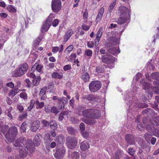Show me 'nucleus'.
I'll return each instance as SVG.
<instances>
[{
  "mask_svg": "<svg viewBox=\"0 0 159 159\" xmlns=\"http://www.w3.org/2000/svg\"><path fill=\"white\" fill-rule=\"evenodd\" d=\"M84 107L82 106H79L77 108L76 113L79 116L81 115V113L79 111L83 109ZM82 115L84 117L89 118H91L92 119H82V120L85 123L90 125H94L96 122L94 119H97L99 118L101 116L100 111L98 110L88 109H85L82 112Z\"/></svg>",
  "mask_w": 159,
  "mask_h": 159,
  "instance_id": "f257e3e1",
  "label": "nucleus"
},
{
  "mask_svg": "<svg viewBox=\"0 0 159 159\" xmlns=\"http://www.w3.org/2000/svg\"><path fill=\"white\" fill-rule=\"evenodd\" d=\"M12 143L14 147L18 148L19 149L26 146V149L30 153L34 151L32 141L30 139L26 141L25 138L23 137H20L17 139H14Z\"/></svg>",
  "mask_w": 159,
  "mask_h": 159,
  "instance_id": "f03ea898",
  "label": "nucleus"
},
{
  "mask_svg": "<svg viewBox=\"0 0 159 159\" xmlns=\"http://www.w3.org/2000/svg\"><path fill=\"white\" fill-rule=\"evenodd\" d=\"M130 10L126 7L120 6L118 9V14L120 15V18L117 20V23L122 24L125 23L130 18Z\"/></svg>",
  "mask_w": 159,
  "mask_h": 159,
  "instance_id": "7ed1b4c3",
  "label": "nucleus"
},
{
  "mask_svg": "<svg viewBox=\"0 0 159 159\" xmlns=\"http://www.w3.org/2000/svg\"><path fill=\"white\" fill-rule=\"evenodd\" d=\"M28 68V66L27 63L21 64L18 68L12 72V75L13 76L15 77L21 76L27 71Z\"/></svg>",
  "mask_w": 159,
  "mask_h": 159,
  "instance_id": "20e7f679",
  "label": "nucleus"
},
{
  "mask_svg": "<svg viewBox=\"0 0 159 159\" xmlns=\"http://www.w3.org/2000/svg\"><path fill=\"white\" fill-rule=\"evenodd\" d=\"M17 133V129L16 127L12 126L10 128L5 135V138L7 141L10 143L12 142L16 136Z\"/></svg>",
  "mask_w": 159,
  "mask_h": 159,
  "instance_id": "39448f33",
  "label": "nucleus"
},
{
  "mask_svg": "<svg viewBox=\"0 0 159 159\" xmlns=\"http://www.w3.org/2000/svg\"><path fill=\"white\" fill-rule=\"evenodd\" d=\"M102 83L99 81H93L91 82L89 84V90L91 92L98 91L102 86Z\"/></svg>",
  "mask_w": 159,
  "mask_h": 159,
  "instance_id": "423d86ee",
  "label": "nucleus"
},
{
  "mask_svg": "<svg viewBox=\"0 0 159 159\" xmlns=\"http://www.w3.org/2000/svg\"><path fill=\"white\" fill-rule=\"evenodd\" d=\"M51 7L53 11L55 12L59 11L62 7L61 2L60 0H52Z\"/></svg>",
  "mask_w": 159,
  "mask_h": 159,
  "instance_id": "0eeeda50",
  "label": "nucleus"
},
{
  "mask_svg": "<svg viewBox=\"0 0 159 159\" xmlns=\"http://www.w3.org/2000/svg\"><path fill=\"white\" fill-rule=\"evenodd\" d=\"M66 144L68 148L74 149L76 147L77 142L75 137H69L67 140Z\"/></svg>",
  "mask_w": 159,
  "mask_h": 159,
  "instance_id": "6e6552de",
  "label": "nucleus"
},
{
  "mask_svg": "<svg viewBox=\"0 0 159 159\" xmlns=\"http://www.w3.org/2000/svg\"><path fill=\"white\" fill-rule=\"evenodd\" d=\"M102 61L106 64H112L115 61V58L111 56H102Z\"/></svg>",
  "mask_w": 159,
  "mask_h": 159,
  "instance_id": "1a4fd4ad",
  "label": "nucleus"
},
{
  "mask_svg": "<svg viewBox=\"0 0 159 159\" xmlns=\"http://www.w3.org/2000/svg\"><path fill=\"white\" fill-rule=\"evenodd\" d=\"M65 152L66 150L64 149H58L54 154V157L57 159H61L64 156Z\"/></svg>",
  "mask_w": 159,
  "mask_h": 159,
  "instance_id": "9d476101",
  "label": "nucleus"
},
{
  "mask_svg": "<svg viewBox=\"0 0 159 159\" xmlns=\"http://www.w3.org/2000/svg\"><path fill=\"white\" fill-rule=\"evenodd\" d=\"M60 99L59 102H58V104L59 105V109H62L64 108L65 106L68 103V101L67 98L64 97H61Z\"/></svg>",
  "mask_w": 159,
  "mask_h": 159,
  "instance_id": "9b49d317",
  "label": "nucleus"
},
{
  "mask_svg": "<svg viewBox=\"0 0 159 159\" xmlns=\"http://www.w3.org/2000/svg\"><path fill=\"white\" fill-rule=\"evenodd\" d=\"M41 138L40 135L39 134H36L34 136L33 139V143L34 145H33L34 148V146L38 147L40 145L41 142ZM34 149H35V148H34Z\"/></svg>",
  "mask_w": 159,
  "mask_h": 159,
  "instance_id": "f8f14e48",
  "label": "nucleus"
},
{
  "mask_svg": "<svg viewBox=\"0 0 159 159\" xmlns=\"http://www.w3.org/2000/svg\"><path fill=\"white\" fill-rule=\"evenodd\" d=\"M125 139L128 143L130 145L134 144V138L132 135L128 134L125 137Z\"/></svg>",
  "mask_w": 159,
  "mask_h": 159,
  "instance_id": "ddd939ff",
  "label": "nucleus"
},
{
  "mask_svg": "<svg viewBox=\"0 0 159 159\" xmlns=\"http://www.w3.org/2000/svg\"><path fill=\"white\" fill-rule=\"evenodd\" d=\"M43 67V66L42 65L35 63L32 67L31 70L34 71L35 69H36L38 72H42Z\"/></svg>",
  "mask_w": 159,
  "mask_h": 159,
  "instance_id": "4468645a",
  "label": "nucleus"
},
{
  "mask_svg": "<svg viewBox=\"0 0 159 159\" xmlns=\"http://www.w3.org/2000/svg\"><path fill=\"white\" fill-rule=\"evenodd\" d=\"M40 123L37 120L34 121L32 124L31 130V131L34 132L36 131L39 128L40 125Z\"/></svg>",
  "mask_w": 159,
  "mask_h": 159,
  "instance_id": "2eb2a0df",
  "label": "nucleus"
},
{
  "mask_svg": "<svg viewBox=\"0 0 159 159\" xmlns=\"http://www.w3.org/2000/svg\"><path fill=\"white\" fill-rule=\"evenodd\" d=\"M24 147V148L23 147L22 148H21L19 151V156L21 158L25 157L28 153L27 150H28L26 149V146Z\"/></svg>",
  "mask_w": 159,
  "mask_h": 159,
  "instance_id": "dca6fc26",
  "label": "nucleus"
},
{
  "mask_svg": "<svg viewBox=\"0 0 159 159\" xmlns=\"http://www.w3.org/2000/svg\"><path fill=\"white\" fill-rule=\"evenodd\" d=\"M81 149L83 151H86L89 148V144L87 141H84L80 144Z\"/></svg>",
  "mask_w": 159,
  "mask_h": 159,
  "instance_id": "f3484780",
  "label": "nucleus"
},
{
  "mask_svg": "<svg viewBox=\"0 0 159 159\" xmlns=\"http://www.w3.org/2000/svg\"><path fill=\"white\" fill-rule=\"evenodd\" d=\"M47 87H43L41 89L39 95L41 97V100H44L46 99L47 98L46 95V91L47 90Z\"/></svg>",
  "mask_w": 159,
  "mask_h": 159,
  "instance_id": "a211bd4d",
  "label": "nucleus"
},
{
  "mask_svg": "<svg viewBox=\"0 0 159 159\" xmlns=\"http://www.w3.org/2000/svg\"><path fill=\"white\" fill-rule=\"evenodd\" d=\"M119 40H107L105 43V44L107 47H110L111 46H115L119 43Z\"/></svg>",
  "mask_w": 159,
  "mask_h": 159,
  "instance_id": "6ab92c4d",
  "label": "nucleus"
},
{
  "mask_svg": "<svg viewBox=\"0 0 159 159\" xmlns=\"http://www.w3.org/2000/svg\"><path fill=\"white\" fill-rule=\"evenodd\" d=\"M81 78L84 82H87L89 81L90 76L88 73L84 71L82 73Z\"/></svg>",
  "mask_w": 159,
  "mask_h": 159,
  "instance_id": "aec40b11",
  "label": "nucleus"
},
{
  "mask_svg": "<svg viewBox=\"0 0 159 159\" xmlns=\"http://www.w3.org/2000/svg\"><path fill=\"white\" fill-rule=\"evenodd\" d=\"M99 41V40L89 41L87 43L88 47L90 48H93L94 46H96L98 44Z\"/></svg>",
  "mask_w": 159,
  "mask_h": 159,
  "instance_id": "412c9836",
  "label": "nucleus"
},
{
  "mask_svg": "<svg viewBox=\"0 0 159 159\" xmlns=\"http://www.w3.org/2000/svg\"><path fill=\"white\" fill-rule=\"evenodd\" d=\"M51 25H49V24L47 23V22H45L42 26L41 29V32L44 33L47 32L48 30Z\"/></svg>",
  "mask_w": 159,
  "mask_h": 159,
  "instance_id": "4be33fe9",
  "label": "nucleus"
},
{
  "mask_svg": "<svg viewBox=\"0 0 159 159\" xmlns=\"http://www.w3.org/2000/svg\"><path fill=\"white\" fill-rule=\"evenodd\" d=\"M116 1L117 0H113L112 1L108 8V11L109 12H111L114 9L116 4Z\"/></svg>",
  "mask_w": 159,
  "mask_h": 159,
  "instance_id": "5701e85b",
  "label": "nucleus"
},
{
  "mask_svg": "<svg viewBox=\"0 0 159 159\" xmlns=\"http://www.w3.org/2000/svg\"><path fill=\"white\" fill-rule=\"evenodd\" d=\"M122 152L120 150H117L115 155L111 157V159H120V157L122 155Z\"/></svg>",
  "mask_w": 159,
  "mask_h": 159,
  "instance_id": "b1692460",
  "label": "nucleus"
},
{
  "mask_svg": "<svg viewBox=\"0 0 159 159\" xmlns=\"http://www.w3.org/2000/svg\"><path fill=\"white\" fill-rule=\"evenodd\" d=\"M143 114H146L148 115H154L155 113L154 111L152 109L147 108L143 111Z\"/></svg>",
  "mask_w": 159,
  "mask_h": 159,
  "instance_id": "393cba45",
  "label": "nucleus"
},
{
  "mask_svg": "<svg viewBox=\"0 0 159 159\" xmlns=\"http://www.w3.org/2000/svg\"><path fill=\"white\" fill-rule=\"evenodd\" d=\"M118 48H111L108 49V51L113 55H115L120 53V51H118Z\"/></svg>",
  "mask_w": 159,
  "mask_h": 159,
  "instance_id": "a878e982",
  "label": "nucleus"
},
{
  "mask_svg": "<svg viewBox=\"0 0 159 159\" xmlns=\"http://www.w3.org/2000/svg\"><path fill=\"white\" fill-rule=\"evenodd\" d=\"M8 128L9 127L7 125H3V126L0 127V132L5 135Z\"/></svg>",
  "mask_w": 159,
  "mask_h": 159,
  "instance_id": "bb28decb",
  "label": "nucleus"
},
{
  "mask_svg": "<svg viewBox=\"0 0 159 159\" xmlns=\"http://www.w3.org/2000/svg\"><path fill=\"white\" fill-rule=\"evenodd\" d=\"M19 91V90L18 88H15L11 89L9 93V95L10 96L14 97L16 95Z\"/></svg>",
  "mask_w": 159,
  "mask_h": 159,
  "instance_id": "cd10ccee",
  "label": "nucleus"
},
{
  "mask_svg": "<svg viewBox=\"0 0 159 159\" xmlns=\"http://www.w3.org/2000/svg\"><path fill=\"white\" fill-rule=\"evenodd\" d=\"M52 76L53 78L60 79L62 77L63 75L61 73L60 74L57 72H54L52 73Z\"/></svg>",
  "mask_w": 159,
  "mask_h": 159,
  "instance_id": "c85d7f7f",
  "label": "nucleus"
},
{
  "mask_svg": "<svg viewBox=\"0 0 159 159\" xmlns=\"http://www.w3.org/2000/svg\"><path fill=\"white\" fill-rule=\"evenodd\" d=\"M49 125L51 129H56L57 127V125L55 121L52 120L49 122Z\"/></svg>",
  "mask_w": 159,
  "mask_h": 159,
  "instance_id": "c756f323",
  "label": "nucleus"
},
{
  "mask_svg": "<svg viewBox=\"0 0 159 159\" xmlns=\"http://www.w3.org/2000/svg\"><path fill=\"white\" fill-rule=\"evenodd\" d=\"M73 33L72 30H69L67 31L64 36V39L68 40L70 37Z\"/></svg>",
  "mask_w": 159,
  "mask_h": 159,
  "instance_id": "7c9ffc66",
  "label": "nucleus"
},
{
  "mask_svg": "<svg viewBox=\"0 0 159 159\" xmlns=\"http://www.w3.org/2000/svg\"><path fill=\"white\" fill-rule=\"evenodd\" d=\"M41 80V78L39 76L35 78L33 80L32 85L33 86L37 85L39 83Z\"/></svg>",
  "mask_w": 159,
  "mask_h": 159,
  "instance_id": "2f4dec72",
  "label": "nucleus"
},
{
  "mask_svg": "<svg viewBox=\"0 0 159 159\" xmlns=\"http://www.w3.org/2000/svg\"><path fill=\"white\" fill-rule=\"evenodd\" d=\"M79 153L78 152H74L70 157V159H79Z\"/></svg>",
  "mask_w": 159,
  "mask_h": 159,
  "instance_id": "473e14b6",
  "label": "nucleus"
},
{
  "mask_svg": "<svg viewBox=\"0 0 159 159\" xmlns=\"http://www.w3.org/2000/svg\"><path fill=\"white\" fill-rule=\"evenodd\" d=\"M103 32V29L102 27H101L98 30L97 33L96 39L98 40H99L100 38L102 36V35Z\"/></svg>",
  "mask_w": 159,
  "mask_h": 159,
  "instance_id": "72a5a7b5",
  "label": "nucleus"
},
{
  "mask_svg": "<svg viewBox=\"0 0 159 159\" xmlns=\"http://www.w3.org/2000/svg\"><path fill=\"white\" fill-rule=\"evenodd\" d=\"M88 10L86 9L83 14V21L84 22H87L88 19Z\"/></svg>",
  "mask_w": 159,
  "mask_h": 159,
  "instance_id": "f704fd0d",
  "label": "nucleus"
},
{
  "mask_svg": "<svg viewBox=\"0 0 159 159\" xmlns=\"http://www.w3.org/2000/svg\"><path fill=\"white\" fill-rule=\"evenodd\" d=\"M152 135L151 133H147L144 135V139L147 142L149 143Z\"/></svg>",
  "mask_w": 159,
  "mask_h": 159,
  "instance_id": "c9c22d12",
  "label": "nucleus"
},
{
  "mask_svg": "<svg viewBox=\"0 0 159 159\" xmlns=\"http://www.w3.org/2000/svg\"><path fill=\"white\" fill-rule=\"evenodd\" d=\"M87 98L89 99V102L96 101H97L96 97L92 94L87 95Z\"/></svg>",
  "mask_w": 159,
  "mask_h": 159,
  "instance_id": "e433bc0d",
  "label": "nucleus"
},
{
  "mask_svg": "<svg viewBox=\"0 0 159 159\" xmlns=\"http://www.w3.org/2000/svg\"><path fill=\"white\" fill-rule=\"evenodd\" d=\"M54 15L53 14H51L49 15L48 19L45 22H47V23L49 24V25H51L53 19L54 18Z\"/></svg>",
  "mask_w": 159,
  "mask_h": 159,
  "instance_id": "4c0bfd02",
  "label": "nucleus"
},
{
  "mask_svg": "<svg viewBox=\"0 0 159 159\" xmlns=\"http://www.w3.org/2000/svg\"><path fill=\"white\" fill-rule=\"evenodd\" d=\"M151 77L154 79L159 80V72H154L152 73L151 75Z\"/></svg>",
  "mask_w": 159,
  "mask_h": 159,
  "instance_id": "58836bf2",
  "label": "nucleus"
},
{
  "mask_svg": "<svg viewBox=\"0 0 159 159\" xmlns=\"http://www.w3.org/2000/svg\"><path fill=\"white\" fill-rule=\"evenodd\" d=\"M12 110L13 108L12 107H9L6 111L7 116L10 119H12L13 118L12 116L11 113Z\"/></svg>",
  "mask_w": 159,
  "mask_h": 159,
  "instance_id": "ea45409f",
  "label": "nucleus"
},
{
  "mask_svg": "<svg viewBox=\"0 0 159 159\" xmlns=\"http://www.w3.org/2000/svg\"><path fill=\"white\" fill-rule=\"evenodd\" d=\"M27 126V125L26 122H24L22 123L20 128V131L21 132L24 133L25 132Z\"/></svg>",
  "mask_w": 159,
  "mask_h": 159,
  "instance_id": "a19ab883",
  "label": "nucleus"
},
{
  "mask_svg": "<svg viewBox=\"0 0 159 159\" xmlns=\"http://www.w3.org/2000/svg\"><path fill=\"white\" fill-rule=\"evenodd\" d=\"M7 9L8 11L11 12L15 13L16 11L15 7L12 5H8L7 7Z\"/></svg>",
  "mask_w": 159,
  "mask_h": 159,
  "instance_id": "79ce46f5",
  "label": "nucleus"
},
{
  "mask_svg": "<svg viewBox=\"0 0 159 159\" xmlns=\"http://www.w3.org/2000/svg\"><path fill=\"white\" fill-rule=\"evenodd\" d=\"M36 106V108L39 109L43 107L44 105V102H40L38 101H37L35 102Z\"/></svg>",
  "mask_w": 159,
  "mask_h": 159,
  "instance_id": "37998d69",
  "label": "nucleus"
},
{
  "mask_svg": "<svg viewBox=\"0 0 159 159\" xmlns=\"http://www.w3.org/2000/svg\"><path fill=\"white\" fill-rule=\"evenodd\" d=\"M140 83L142 84L143 86H144V89H147L149 88V84L148 83L145 82L144 79H142V80L140 81Z\"/></svg>",
  "mask_w": 159,
  "mask_h": 159,
  "instance_id": "c03bdc74",
  "label": "nucleus"
},
{
  "mask_svg": "<svg viewBox=\"0 0 159 159\" xmlns=\"http://www.w3.org/2000/svg\"><path fill=\"white\" fill-rule=\"evenodd\" d=\"M84 54L86 56L91 57L92 55L93 52L90 49H87L84 51Z\"/></svg>",
  "mask_w": 159,
  "mask_h": 159,
  "instance_id": "a18cd8bd",
  "label": "nucleus"
},
{
  "mask_svg": "<svg viewBox=\"0 0 159 159\" xmlns=\"http://www.w3.org/2000/svg\"><path fill=\"white\" fill-rule=\"evenodd\" d=\"M67 131L70 134H74L76 132V130L75 129L71 127H69L67 128Z\"/></svg>",
  "mask_w": 159,
  "mask_h": 159,
  "instance_id": "49530a36",
  "label": "nucleus"
},
{
  "mask_svg": "<svg viewBox=\"0 0 159 159\" xmlns=\"http://www.w3.org/2000/svg\"><path fill=\"white\" fill-rule=\"evenodd\" d=\"M73 48V46L72 45H70L67 48L66 50L64 52L68 54L69 52L72 51Z\"/></svg>",
  "mask_w": 159,
  "mask_h": 159,
  "instance_id": "de8ad7c7",
  "label": "nucleus"
},
{
  "mask_svg": "<svg viewBox=\"0 0 159 159\" xmlns=\"http://www.w3.org/2000/svg\"><path fill=\"white\" fill-rule=\"evenodd\" d=\"M35 103V101L33 100H31L30 102V105L29 106L27 109V110L28 111H29L33 107Z\"/></svg>",
  "mask_w": 159,
  "mask_h": 159,
  "instance_id": "09e8293b",
  "label": "nucleus"
},
{
  "mask_svg": "<svg viewBox=\"0 0 159 159\" xmlns=\"http://www.w3.org/2000/svg\"><path fill=\"white\" fill-rule=\"evenodd\" d=\"M148 105L146 103H144L143 104L141 103H139L138 105V107L139 108H143L148 107Z\"/></svg>",
  "mask_w": 159,
  "mask_h": 159,
  "instance_id": "8fccbe9b",
  "label": "nucleus"
},
{
  "mask_svg": "<svg viewBox=\"0 0 159 159\" xmlns=\"http://www.w3.org/2000/svg\"><path fill=\"white\" fill-rule=\"evenodd\" d=\"M51 112L57 114L58 112V110L55 107H53L51 108Z\"/></svg>",
  "mask_w": 159,
  "mask_h": 159,
  "instance_id": "3c124183",
  "label": "nucleus"
},
{
  "mask_svg": "<svg viewBox=\"0 0 159 159\" xmlns=\"http://www.w3.org/2000/svg\"><path fill=\"white\" fill-rule=\"evenodd\" d=\"M87 95L84 96L82 98V101L85 103H88L89 102L87 97Z\"/></svg>",
  "mask_w": 159,
  "mask_h": 159,
  "instance_id": "603ef678",
  "label": "nucleus"
},
{
  "mask_svg": "<svg viewBox=\"0 0 159 159\" xmlns=\"http://www.w3.org/2000/svg\"><path fill=\"white\" fill-rule=\"evenodd\" d=\"M135 150L133 148H129L128 150V152L131 155L133 156L135 152Z\"/></svg>",
  "mask_w": 159,
  "mask_h": 159,
  "instance_id": "864d4df0",
  "label": "nucleus"
},
{
  "mask_svg": "<svg viewBox=\"0 0 159 159\" xmlns=\"http://www.w3.org/2000/svg\"><path fill=\"white\" fill-rule=\"evenodd\" d=\"M59 22V20L57 19H55L52 23V25L53 27H56L58 25Z\"/></svg>",
  "mask_w": 159,
  "mask_h": 159,
  "instance_id": "5fc2aeb1",
  "label": "nucleus"
},
{
  "mask_svg": "<svg viewBox=\"0 0 159 159\" xmlns=\"http://www.w3.org/2000/svg\"><path fill=\"white\" fill-rule=\"evenodd\" d=\"M20 97L24 99H26L27 98V94L25 93L24 92L21 93L20 94Z\"/></svg>",
  "mask_w": 159,
  "mask_h": 159,
  "instance_id": "6e6d98bb",
  "label": "nucleus"
},
{
  "mask_svg": "<svg viewBox=\"0 0 159 159\" xmlns=\"http://www.w3.org/2000/svg\"><path fill=\"white\" fill-rule=\"evenodd\" d=\"M96 72L98 73H101L103 71V70L101 67L98 66L96 67Z\"/></svg>",
  "mask_w": 159,
  "mask_h": 159,
  "instance_id": "4d7b16f0",
  "label": "nucleus"
},
{
  "mask_svg": "<svg viewBox=\"0 0 159 159\" xmlns=\"http://www.w3.org/2000/svg\"><path fill=\"white\" fill-rule=\"evenodd\" d=\"M41 123L44 126H48L49 125V123L46 120H43L42 121Z\"/></svg>",
  "mask_w": 159,
  "mask_h": 159,
  "instance_id": "13d9d810",
  "label": "nucleus"
},
{
  "mask_svg": "<svg viewBox=\"0 0 159 159\" xmlns=\"http://www.w3.org/2000/svg\"><path fill=\"white\" fill-rule=\"evenodd\" d=\"M27 116V114L26 113H23L20 115L19 116V118L20 120L25 118Z\"/></svg>",
  "mask_w": 159,
  "mask_h": 159,
  "instance_id": "bf43d9fd",
  "label": "nucleus"
},
{
  "mask_svg": "<svg viewBox=\"0 0 159 159\" xmlns=\"http://www.w3.org/2000/svg\"><path fill=\"white\" fill-rule=\"evenodd\" d=\"M27 75L28 77L32 78L33 79L36 78L35 75L32 72H28L27 74Z\"/></svg>",
  "mask_w": 159,
  "mask_h": 159,
  "instance_id": "052dcab7",
  "label": "nucleus"
},
{
  "mask_svg": "<svg viewBox=\"0 0 159 159\" xmlns=\"http://www.w3.org/2000/svg\"><path fill=\"white\" fill-rule=\"evenodd\" d=\"M104 8L103 7H102L99 9V11H98V14L102 16L104 12Z\"/></svg>",
  "mask_w": 159,
  "mask_h": 159,
  "instance_id": "680f3d73",
  "label": "nucleus"
},
{
  "mask_svg": "<svg viewBox=\"0 0 159 159\" xmlns=\"http://www.w3.org/2000/svg\"><path fill=\"white\" fill-rule=\"evenodd\" d=\"M71 69V67L70 65H67L64 66L63 69L65 71H67L68 70H70Z\"/></svg>",
  "mask_w": 159,
  "mask_h": 159,
  "instance_id": "e2e57ef3",
  "label": "nucleus"
},
{
  "mask_svg": "<svg viewBox=\"0 0 159 159\" xmlns=\"http://www.w3.org/2000/svg\"><path fill=\"white\" fill-rule=\"evenodd\" d=\"M6 85L11 88H13L14 87V84L12 82H10L7 83Z\"/></svg>",
  "mask_w": 159,
  "mask_h": 159,
  "instance_id": "0e129e2a",
  "label": "nucleus"
},
{
  "mask_svg": "<svg viewBox=\"0 0 159 159\" xmlns=\"http://www.w3.org/2000/svg\"><path fill=\"white\" fill-rule=\"evenodd\" d=\"M59 50V48L58 47H53L52 48V52L54 53H57Z\"/></svg>",
  "mask_w": 159,
  "mask_h": 159,
  "instance_id": "69168bd1",
  "label": "nucleus"
},
{
  "mask_svg": "<svg viewBox=\"0 0 159 159\" xmlns=\"http://www.w3.org/2000/svg\"><path fill=\"white\" fill-rule=\"evenodd\" d=\"M146 129L149 132H151L152 130V126L151 125H148L146 126Z\"/></svg>",
  "mask_w": 159,
  "mask_h": 159,
  "instance_id": "338daca9",
  "label": "nucleus"
},
{
  "mask_svg": "<svg viewBox=\"0 0 159 159\" xmlns=\"http://www.w3.org/2000/svg\"><path fill=\"white\" fill-rule=\"evenodd\" d=\"M153 135L156 136L157 137H159V129H155V132L153 133Z\"/></svg>",
  "mask_w": 159,
  "mask_h": 159,
  "instance_id": "774afa93",
  "label": "nucleus"
}]
</instances>
